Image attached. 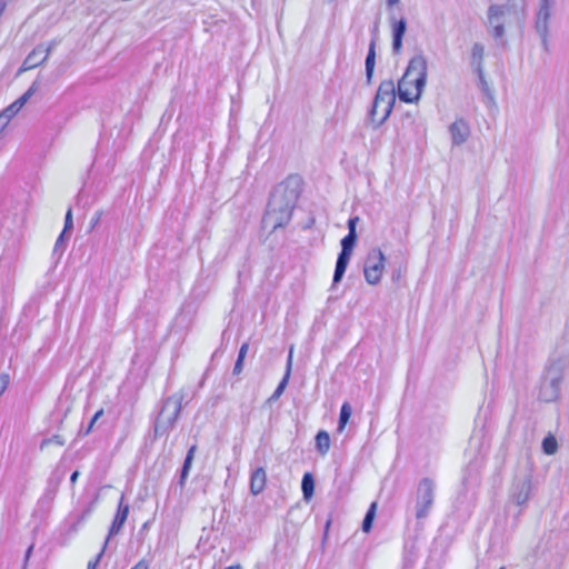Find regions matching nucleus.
Returning a JSON list of instances; mask_svg holds the SVG:
<instances>
[{
  "label": "nucleus",
  "instance_id": "obj_1",
  "mask_svg": "<svg viewBox=\"0 0 569 569\" xmlns=\"http://www.w3.org/2000/svg\"><path fill=\"white\" fill-rule=\"evenodd\" d=\"M428 63L422 52L413 56L398 81L397 92L400 101L417 102L427 83Z\"/></svg>",
  "mask_w": 569,
  "mask_h": 569
},
{
  "label": "nucleus",
  "instance_id": "obj_2",
  "mask_svg": "<svg viewBox=\"0 0 569 569\" xmlns=\"http://www.w3.org/2000/svg\"><path fill=\"white\" fill-rule=\"evenodd\" d=\"M568 371V355L550 358L540 379L538 399L543 402L557 401L560 398L561 386Z\"/></svg>",
  "mask_w": 569,
  "mask_h": 569
},
{
  "label": "nucleus",
  "instance_id": "obj_3",
  "mask_svg": "<svg viewBox=\"0 0 569 569\" xmlns=\"http://www.w3.org/2000/svg\"><path fill=\"white\" fill-rule=\"evenodd\" d=\"M184 393L182 390L162 399L158 415L153 421V439L168 437L174 429L182 410Z\"/></svg>",
  "mask_w": 569,
  "mask_h": 569
},
{
  "label": "nucleus",
  "instance_id": "obj_4",
  "mask_svg": "<svg viewBox=\"0 0 569 569\" xmlns=\"http://www.w3.org/2000/svg\"><path fill=\"white\" fill-rule=\"evenodd\" d=\"M569 551V536L553 529L546 533L537 546V556L549 567L558 568Z\"/></svg>",
  "mask_w": 569,
  "mask_h": 569
},
{
  "label": "nucleus",
  "instance_id": "obj_5",
  "mask_svg": "<svg viewBox=\"0 0 569 569\" xmlns=\"http://www.w3.org/2000/svg\"><path fill=\"white\" fill-rule=\"evenodd\" d=\"M397 94L395 82L391 79L380 82L369 110V118L376 128L380 127L391 114Z\"/></svg>",
  "mask_w": 569,
  "mask_h": 569
},
{
  "label": "nucleus",
  "instance_id": "obj_6",
  "mask_svg": "<svg viewBox=\"0 0 569 569\" xmlns=\"http://www.w3.org/2000/svg\"><path fill=\"white\" fill-rule=\"evenodd\" d=\"M301 182L302 180H281L270 193L269 206H281L293 210L302 190Z\"/></svg>",
  "mask_w": 569,
  "mask_h": 569
},
{
  "label": "nucleus",
  "instance_id": "obj_7",
  "mask_svg": "<svg viewBox=\"0 0 569 569\" xmlns=\"http://www.w3.org/2000/svg\"><path fill=\"white\" fill-rule=\"evenodd\" d=\"M515 14L513 10L505 4H490L487 10L486 27L488 33L496 40L502 41L506 36L507 18Z\"/></svg>",
  "mask_w": 569,
  "mask_h": 569
},
{
  "label": "nucleus",
  "instance_id": "obj_8",
  "mask_svg": "<svg viewBox=\"0 0 569 569\" xmlns=\"http://www.w3.org/2000/svg\"><path fill=\"white\" fill-rule=\"evenodd\" d=\"M358 234L353 233H347L341 240H340V247L341 250L338 253L337 261H336V268L333 272L332 278V287L337 286L341 282L346 270L348 268V264L350 262L353 249L357 244Z\"/></svg>",
  "mask_w": 569,
  "mask_h": 569
},
{
  "label": "nucleus",
  "instance_id": "obj_9",
  "mask_svg": "<svg viewBox=\"0 0 569 569\" xmlns=\"http://www.w3.org/2000/svg\"><path fill=\"white\" fill-rule=\"evenodd\" d=\"M436 483L431 478H422L417 487L416 518L418 520L428 517L435 500Z\"/></svg>",
  "mask_w": 569,
  "mask_h": 569
},
{
  "label": "nucleus",
  "instance_id": "obj_10",
  "mask_svg": "<svg viewBox=\"0 0 569 569\" xmlns=\"http://www.w3.org/2000/svg\"><path fill=\"white\" fill-rule=\"evenodd\" d=\"M386 257L381 249L372 248L365 261V279L369 284H378L380 282L383 269H385Z\"/></svg>",
  "mask_w": 569,
  "mask_h": 569
},
{
  "label": "nucleus",
  "instance_id": "obj_11",
  "mask_svg": "<svg viewBox=\"0 0 569 569\" xmlns=\"http://www.w3.org/2000/svg\"><path fill=\"white\" fill-rule=\"evenodd\" d=\"M532 493V481L530 475L515 478L510 489V502L518 507H523L529 501Z\"/></svg>",
  "mask_w": 569,
  "mask_h": 569
},
{
  "label": "nucleus",
  "instance_id": "obj_12",
  "mask_svg": "<svg viewBox=\"0 0 569 569\" xmlns=\"http://www.w3.org/2000/svg\"><path fill=\"white\" fill-rule=\"evenodd\" d=\"M292 209L283 208L281 206H269L267 204L266 213L262 217V224L264 227H271V231L278 228L286 227L292 218Z\"/></svg>",
  "mask_w": 569,
  "mask_h": 569
},
{
  "label": "nucleus",
  "instance_id": "obj_13",
  "mask_svg": "<svg viewBox=\"0 0 569 569\" xmlns=\"http://www.w3.org/2000/svg\"><path fill=\"white\" fill-rule=\"evenodd\" d=\"M553 10L538 7L535 13V30L546 50L548 49L549 24Z\"/></svg>",
  "mask_w": 569,
  "mask_h": 569
},
{
  "label": "nucleus",
  "instance_id": "obj_14",
  "mask_svg": "<svg viewBox=\"0 0 569 569\" xmlns=\"http://www.w3.org/2000/svg\"><path fill=\"white\" fill-rule=\"evenodd\" d=\"M129 510H130V507L128 503L124 502V496L122 495L119 500L118 508H117V511L112 519V522L109 527L108 536L104 540L106 545H109L110 539L113 536H117L122 530V528L127 521Z\"/></svg>",
  "mask_w": 569,
  "mask_h": 569
},
{
  "label": "nucleus",
  "instance_id": "obj_15",
  "mask_svg": "<svg viewBox=\"0 0 569 569\" xmlns=\"http://www.w3.org/2000/svg\"><path fill=\"white\" fill-rule=\"evenodd\" d=\"M61 477L51 476L47 481V488L38 500V508L41 512H49L57 496Z\"/></svg>",
  "mask_w": 569,
  "mask_h": 569
},
{
  "label": "nucleus",
  "instance_id": "obj_16",
  "mask_svg": "<svg viewBox=\"0 0 569 569\" xmlns=\"http://www.w3.org/2000/svg\"><path fill=\"white\" fill-rule=\"evenodd\" d=\"M100 184L101 180H91V182L84 181L76 197L77 206L87 207L92 204L97 199L94 192L100 189Z\"/></svg>",
  "mask_w": 569,
  "mask_h": 569
},
{
  "label": "nucleus",
  "instance_id": "obj_17",
  "mask_svg": "<svg viewBox=\"0 0 569 569\" xmlns=\"http://www.w3.org/2000/svg\"><path fill=\"white\" fill-rule=\"evenodd\" d=\"M266 483H267L266 469L263 467H257V468L252 469L251 473H250V481H249L250 493L253 496L260 495L264 490Z\"/></svg>",
  "mask_w": 569,
  "mask_h": 569
},
{
  "label": "nucleus",
  "instance_id": "obj_18",
  "mask_svg": "<svg viewBox=\"0 0 569 569\" xmlns=\"http://www.w3.org/2000/svg\"><path fill=\"white\" fill-rule=\"evenodd\" d=\"M291 367H292V349H290V351H289V356H288L287 365H286V372H284L282 379L279 381L273 393L268 398V400H267L268 403H272V402L277 401L281 397V395L284 392V390L288 386L289 379H290Z\"/></svg>",
  "mask_w": 569,
  "mask_h": 569
},
{
  "label": "nucleus",
  "instance_id": "obj_19",
  "mask_svg": "<svg viewBox=\"0 0 569 569\" xmlns=\"http://www.w3.org/2000/svg\"><path fill=\"white\" fill-rule=\"evenodd\" d=\"M452 138V143L456 146L462 144L469 137V127L462 119L456 120L449 128Z\"/></svg>",
  "mask_w": 569,
  "mask_h": 569
},
{
  "label": "nucleus",
  "instance_id": "obj_20",
  "mask_svg": "<svg viewBox=\"0 0 569 569\" xmlns=\"http://www.w3.org/2000/svg\"><path fill=\"white\" fill-rule=\"evenodd\" d=\"M407 30V21L405 18L392 24V52L399 54L402 49V40Z\"/></svg>",
  "mask_w": 569,
  "mask_h": 569
},
{
  "label": "nucleus",
  "instance_id": "obj_21",
  "mask_svg": "<svg viewBox=\"0 0 569 569\" xmlns=\"http://www.w3.org/2000/svg\"><path fill=\"white\" fill-rule=\"evenodd\" d=\"M376 66V36L371 38L369 43L368 53L365 61L366 67V80L367 83L370 84L372 82V77L375 72Z\"/></svg>",
  "mask_w": 569,
  "mask_h": 569
},
{
  "label": "nucleus",
  "instance_id": "obj_22",
  "mask_svg": "<svg viewBox=\"0 0 569 569\" xmlns=\"http://www.w3.org/2000/svg\"><path fill=\"white\" fill-rule=\"evenodd\" d=\"M483 57H485L483 44L480 42H475L471 48L470 64L473 68L476 73H481V70H483Z\"/></svg>",
  "mask_w": 569,
  "mask_h": 569
},
{
  "label": "nucleus",
  "instance_id": "obj_23",
  "mask_svg": "<svg viewBox=\"0 0 569 569\" xmlns=\"http://www.w3.org/2000/svg\"><path fill=\"white\" fill-rule=\"evenodd\" d=\"M418 559L416 542H406L403 547L402 569H412Z\"/></svg>",
  "mask_w": 569,
  "mask_h": 569
},
{
  "label": "nucleus",
  "instance_id": "obj_24",
  "mask_svg": "<svg viewBox=\"0 0 569 569\" xmlns=\"http://www.w3.org/2000/svg\"><path fill=\"white\" fill-rule=\"evenodd\" d=\"M316 480L311 472H305L301 479V491L305 501H310L315 495Z\"/></svg>",
  "mask_w": 569,
  "mask_h": 569
},
{
  "label": "nucleus",
  "instance_id": "obj_25",
  "mask_svg": "<svg viewBox=\"0 0 569 569\" xmlns=\"http://www.w3.org/2000/svg\"><path fill=\"white\" fill-rule=\"evenodd\" d=\"M24 60L26 64L31 66L33 69L43 64L47 59L46 56H43L42 43L34 47Z\"/></svg>",
  "mask_w": 569,
  "mask_h": 569
},
{
  "label": "nucleus",
  "instance_id": "obj_26",
  "mask_svg": "<svg viewBox=\"0 0 569 569\" xmlns=\"http://www.w3.org/2000/svg\"><path fill=\"white\" fill-rule=\"evenodd\" d=\"M71 233L61 231L58 236V239L56 240L53 250H52V258L56 260V263L61 259L67 243L70 239Z\"/></svg>",
  "mask_w": 569,
  "mask_h": 569
},
{
  "label": "nucleus",
  "instance_id": "obj_27",
  "mask_svg": "<svg viewBox=\"0 0 569 569\" xmlns=\"http://www.w3.org/2000/svg\"><path fill=\"white\" fill-rule=\"evenodd\" d=\"M316 449L321 455L325 456L330 449V435L326 430H319L316 435Z\"/></svg>",
  "mask_w": 569,
  "mask_h": 569
},
{
  "label": "nucleus",
  "instance_id": "obj_28",
  "mask_svg": "<svg viewBox=\"0 0 569 569\" xmlns=\"http://www.w3.org/2000/svg\"><path fill=\"white\" fill-rule=\"evenodd\" d=\"M351 413H352L351 405L348 401H345L341 405L340 413H339V419H338L337 430L339 432H342L343 429L346 428V426L349 422V419L351 417Z\"/></svg>",
  "mask_w": 569,
  "mask_h": 569
},
{
  "label": "nucleus",
  "instance_id": "obj_29",
  "mask_svg": "<svg viewBox=\"0 0 569 569\" xmlns=\"http://www.w3.org/2000/svg\"><path fill=\"white\" fill-rule=\"evenodd\" d=\"M376 510H377V502H372L369 506V508L365 515V518L361 522V530L366 533L370 532L372 529V525H373V521L376 518Z\"/></svg>",
  "mask_w": 569,
  "mask_h": 569
},
{
  "label": "nucleus",
  "instance_id": "obj_30",
  "mask_svg": "<svg viewBox=\"0 0 569 569\" xmlns=\"http://www.w3.org/2000/svg\"><path fill=\"white\" fill-rule=\"evenodd\" d=\"M541 449L546 455H553L558 450V442L553 435L549 433L542 439Z\"/></svg>",
  "mask_w": 569,
  "mask_h": 569
},
{
  "label": "nucleus",
  "instance_id": "obj_31",
  "mask_svg": "<svg viewBox=\"0 0 569 569\" xmlns=\"http://www.w3.org/2000/svg\"><path fill=\"white\" fill-rule=\"evenodd\" d=\"M18 112L19 111L17 110L16 106L10 104L0 113V133L8 124L9 120L13 118Z\"/></svg>",
  "mask_w": 569,
  "mask_h": 569
},
{
  "label": "nucleus",
  "instance_id": "obj_32",
  "mask_svg": "<svg viewBox=\"0 0 569 569\" xmlns=\"http://www.w3.org/2000/svg\"><path fill=\"white\" fill-rule=\"evenodd\" d=\"M196 450H197V446L196 445L191 446L188 449L187 455H186L184 460H183V463H182V467L180 468L181 471L187 472V473L190 472V469L192 467V462H193V459H194Z\"/></svg>",
  "mask_w": 569,
  "mask_h": 569
},
{
  "label": "nucleus",
  "instance_id": "obj_33",
  "mask_svg": "<svg viewBox=\"0 0 569 569\" xmlns=\"http://www.w3.org/2000/svg\"><path fill=\"white\" fill-rule=\"evenodd\" d=\"M196 450H197V446L196 445L191 446L188 449L187 455H186L184 460H183V463H182V467L180 468L181 471L187 472V473L190 472V469L192 467V462H193V459H194Z\"/></svg>",
  "mask_w": 569,
  "mask_h": 569
},
{
  "label": "nucleus",
  "instance_id": "obj_34",
  "mask_svg": "<svg viewBox=\"0 0 569 569\" xmlns=\"http://www.w3.org/2000/svg\"><path fill=\"white\" fill-rule=\"evenodd\" d=\"M102 416H103V409H99V410H98V411L92 416V418L90 419V421H89L88 426H87L86 428H83V427H82V428L79 430V433H78V435H79V436H81V437L88 436V435L92 431V429H93V427H94L96 422H97V421H98Z\"/></svg>",
  "mask_w": 569,
  "mask_h": 569
},
{
  "label": "nucleus",
  "instance_id": "obj_35",
  "mask_svg": "<svg viewBox=\"0 0 569 569\" xmlns=\"http://www.w3.org/2000/svg\"><path fill=\"white\" fill-rule=\"evenodd\" d=\"M91 509L86 508L78 517L77 520L70 526L69 531L76 533L78 528L86 521V519L90 516Z\"/></svg>",
  "mask_w": 569,
  "mask_h": 569
},
{
  "label": "nucleus",
  "instance_id": "obj_36",
  "mask_svg": "<svg viewBox=\"0 0 569 569\" xmlns=\"http://www.w3.org/2000/svg\"><path fill=\"white\" fill-rule=\"evenodd\" d=\"M505 6L512 9L513 13L517 14L518 11L525 10L526 0H507V3Z\"/></svg>",
  "mask_w": 569,
  "mask_h": 569
},
{
  "label": "nucleus",
  "instance_id": "obj_37",
  "mask_svg": "<svg viewBox=\"0 0 569 569\" xmlns=\"http://www.w3.org/2000/svg\"><path fill=\"white\" fill-rule=\"evenodd\" d=\"M50 443H56L58 446H63L64 445V438L60 435H53L52 437L50 438H46L41 441V445H40V448H44L46 446L50 445Z\"/></svg>",
  "mask_w": 569,
  "mask_h": 569
},
{
  "label": "nucleus",
  "instance_id": "obj_38",
  "mask_svg": "<svg viewBox=\"0 0 569 569\" xmlns=\"http://www.w3.org/2000/svg\"><path fill=\"white\" fill-rule=\"evenodd\" d=\"M73 230V219H72V209L71 207L68 208L66 216H64V226L62 231L71 233Z\"/></svg>",
  "mask_w": 569,
  "mask_h": 569
},
{
  "label": "nucleus",
  "instance_id": "obj_39",
  "mask_svg": "<svg viewBox=\"0 0 569 569\" xmlns=\"http://www.w3.org/2000/svg\"><path fill=\"white\" fill-rule=\"evenodd\" d=\"M107 547H108V545H106V541H104L100 552L96 556V558L93 560H90L88 562L87 569H96L97 568V566L100 562L103 553L106 552Z\"/></svg>",
  "mask_w": 569,
  "mask_h": 569
},
{
  "label": "nucleus",
  "instance_id": "obj_40",
  "mask_svg": "<svg viewBox=\"0 0 569 569\" xmlns=\"http://www.w3.org/2000/svg\"><path fill=\"white\" fill-rule=\"evenodd\" d=\"M478 76V79H479V87L480 89L488 96H490V88H489V84L485 78V72L483 70H481V73H477Z\"/></svg>",
  "mask_w": 569,
  "mask_h": 569
},
{
  "label": "nucleus",
  "instance_id": "obj_41",
  "mask_svg": "<svg viewBox=\"0 0 569 569\" xmlns=\"http://www.w3.org/2000/svg\"><path fill=\"white\" fill-rule=\"evenodd\" d=\"M59 44V40H52L49 42L48 46H44L42 43V50H43V56H46V59L48 60V58L50 57L51 52L53 51V49Z\"/></svg>",
  "mask_w": 569,
  "mask_h": 569
},
{
  "label": "nucleus",
  "instance_id": "obj_42",
  "mask_svg": "<svg viewBox=\"0 0 569 569\" xmlns=\"http://www.w3.org/2000/svg\"><path fill=\"white\" fill-rule=\"evenodd\" d=\"M10 383V376L8 373L0 375V396L4 393Z\"/></svg>",
  "mask_w": 569,
  "mask_h": 569
},
{
  "label": "nucleus",
  "instance_id": "obj_43",
  "mask_svg": "<svg viewBox=\"0 0 569 569\" xmlns=\"http://www.w3.org/2000/svg\"><path fill=\"white\" fill-rule=\"evenodd\" d=\"M359 221V217L358 216H355V217H350L348 219V222H347V227H348V233H351V231H353V233H357V223Z\"/></svg>",
  "mask_w": 569,
  "mask_h": 569
},
{
  "label": "nucleus",
  "instance_id": "obj_44",
  "mask_svg": "<svg viewBox=\"0 0 569 569\" xmlns=\"http://www.w3.org/2000/svg\"><path fill=\"white\" fill-rule=\"evenodd\" d=\"M557 0H538L539 8L555 9Z\"/></svg>",
  "mask_w": 569,
  "mask_h": 569
},
{
  "label": "nucleus",
  "instance_id": "obj_45",
  "mask_svg": "<svg viewBox=\"0 0 569 569\" xmlns=\"http://www.w3.org/2000/svg\"><path fill=\"white\" fill-rule=\"evenodd\" d=\"M243 362H244V359L243 358H238L236 359V362H234V366H233V370H232V373L233 375H240L242 369H243Z\"/></svg>",
  "mask_w": 569,
  "mask_h": 569
},
{
  "label": "nucleus",
  "instance_id": "obj_46",
  "mask_svg": "<svg viewBox=\"0 0 569 569\" xmlns=\"http://www.w3.org/2000/svg\"><path fill=\"white\" fill-rule=\"evenodd\" d=\"M188 476H189V473H187V472H183V471L179 470V477H178V480H177V485H178L181 489H183V487H184V485H186V481H187V479H188Z\"/></svg>",
  "mask_w": 569,
  "mask_h": 569
},
{
  "label": "nucleus",
  "instance_id": "obj_47",
  "mask_svg": "<svg viewBox=\"0 0 569 569\" xmlns=\"http://www.w3.org/2000/svg\"><path fill=\"white\" fill-rule=\"evenodd\" d=\"M39 89V81L34 80L29 89L26 91L27 97L31 98Z\"/></svg>",
  "mask_w": 569,
  "mask_h": 569
},
{
  "label": "nucleus",
  "instance_id": "obj_48",
  "mask_svg": "<svg viewBox=\"0 0 569 569\" xmlns=\"http://www.w3.org/2000/svg\"><path fill=\"white\" fill-rule=\"evenodd\" d=\"M39 89V81L34 80L29 89L26 91L27 97L31 98Z\"/></svg>",
  "mask_w": 569,
  "mask_h": 569
},
{
  "label": "nucleus",
  "instance_id": "obj_49",
  "mask_svg": "<svg viewBox=\"0 0 569 569\" xmlns=\"http://www.w3.org/2000/svg\"><path fill=\"white\" fill-rule=\"evenodd\" d=\"M248 350H249V342H243L240 348H239V351H238V358H243L246 359V356L248 353Z\"/></svg>",
  "mask_w": 569,
  "mask_h": 569
},
{
  "label": "nucleus",
  "instance_id": "obj_50",
  "mask_svg": "<svg viewBox=\"0 0 569 569\" xmlns=\"http://www.w3.org/2000/svg\"><path fill=\"white\" fill-rule=\"evenodd\" d=\"M32 551H33V545H30L26 552H24V559H23V566H22V569H27V566H28V561H29V558L31 557L32 555Z\"/></svg>",
  "mask_w": 569,
  "mask_h": 569
},
{
  "label": "nucleus",
  "instance_id": "obj_51",
  "mask_svg": "<svg viewBox=\"0 0 569 569\" xmlns=\"http://www.w3.org/2000/svg\"><path fill=\"white\" fill-rule=\"evenodd\" d=\"M101 216H102V211H97L93 214V217L91 218V221H90L91 229H93L100 222Z\"/></svg>",
  "mask_w": 569,
  "mask_h": 569
},
{
  "label": "nucleus",
  "instance_id": "obj_52",
  "mask_svg": "<svg viewBox=\"0 0 569 569\" xmlns=\"http://www.w3.org/2000/svg\"><path fill=\"white\" fill-rule=\"evenodd\" d=\"M131 569H149V563L146 559H141Z\"/></svg>",
  "mask_w": 569,
  "mask_h": 569
},
{
  "label": "nucleus",
  "instance_id": "obj_53",
  "mask_svg": "<svg viewBox=\"0 0 569 569\" xmlns=\"http://www.w3.org/2000/svg\"><path fill=\"white\" fill-rule=\"evenodd\" d=\"M151 523H152V521H151V520H148V521H146V522L141 526V528H140V530H139V535H140L141 537H143V536L149 531Z\"/></svg>",
  "mask_w": 569,
  "mask_h": 569
},
{
  "label": "nucleus",
  "instance_id": "obj_54",
  "mask_svg": "<svg viewBox=\"0 0 569 569\" xmlns=\"http://www.w3.org/2000/svg\"><path fill=\"white\" fill-rule=\"evenodd\" d=\"M400 278H401V268L400 267L393 268L392 273H391V280L393 282H397Z\"/></svg>",
  "mask_w": 569,
  "mask_h": 569
},
{
  "label": "nucleus",
  "instance_id": "obj_55",
  "mask_svg": "<svg viewBox=\"0 0 569 569\" xmlns=\"http://www.w3.org/2000/svg\"><path fill=\"white\" fill-rule=\"evenodd\" d=\"M471 478H472V477H471V467L469 466V467L467 468V470H466L465 475H463L462 483H463L465 486H467V483H468L469 481H471Z\"/></svg>",
  "mask_w": 569,
  "mask_h": 569
},
{
  "label": "nucleus",
  "instance_id": "obj_56",
  "mask_svg": "<svg viewBox=\"0 0 569 569\" xmlns=\"http://www.w3.org/2000/svg\"><path fill=\"white\" fill-rule=\"evenodd\" d=\"M332 523V518L331 516L326 520V523H325V528H323V540L327 539V536H328V532H329V528Z\"/></svg>",
  "mask_w": 569,
  "mask_h": 569
},
{
  "label": "nucleus",
  "instance_id": "obj_57",
  "mask_svg": "<svg viewBox=\"0 0 569 569\" xmlns=\"http://www.w3.org/2000/svg\"><path fill=\"white\" fill-rule=\"evenodd\" d=\"M31 69H33V68L31 66H27L26 64V60H23L21 67L18 70V74H20V73H22L24 71L31 70Z\"/></svg>",
  "mask_w": 569,
  "mask_h": 569
},
{
  "label": "nucleus",
  "instance_id": "obj_58",
  "mask_svg": "<svg viewBox=\"0 0 569 569\" xmlns=\"http://www.w3.org/2000/svg\"><path fill=\"white\" fill-rule=\"evenodd\" d=\"M80 476V472L78 470H74L71 476H70V482L71 483H76V481L78 480V477Z\"/></svg>",
  "mask_w": 569,
  "mask_h": 569
},
{
  "label": "nucleus",
  "instance_id": "obj_59",
  "mask_svg": "<svg viewBox=\"0 0 569 569\" xmlns=\"http://www.w3.org/2000/svg\"><path fill=\"white\" fill-rule=\"evenodd\" d=\"M12 106H16L17 110L20 111V109L24 106L19 99H17L14 102L11 103Z\"/></svg>",
  "mask_w": 569,
  "mask_h": 569
},
{
  "label": "nucleus",
  "instance_id": "obj_60",
  "mask_svg": "<svg viewBox=\"0 0 569 569\" xmlns=\"http://www.w3.org/2000/svg\"><path fill=\"white\" fill-rule=\"evenodd\" d=\"M372 38L376 36V41L378 40V24L376 23L372 29Z\"/></svg>",
  "mask_w": 569,
  "mask_h": 569
},
{
  "label": "nucleus",
  "instance_id": "obj_61",
  "mask_svg": "<svg viewBox=\"0 0 569 569\" xmlns=\"http://www.w3.org/2000/svg\"><path fill=\"white\" fill-rule=\"evenodd\" d=\"M22 103L26 104V102L30 99L29 97H27L26 92L20 97L18 98Z\"/></svg>",
  "mask_w": 569,
  "mask_h": 569
},
{
  "label": "nucleus",
  "instance_id": "obj_62",
  "mask_svg": "<svg viewBox=\"0 0 569 569\" xmlns=\"http://www.w3.org/2000/svg\"><path fill=\"white\" fill-rule=\"evenodd\" d=\"M399 1L400 0H387V6L391 8V7L396 6Z\"/></svg>",
  "mask_w": 569,
  "mask_h": 569
},
{
  "label": "nucleus",
  "instance_id": "obj_63",
  "mask_svg": "<svg viewBox=\"0 0 569 569\" xmlns=\"http://www.w3.org/2000/svg\"><path fill=\"white\" fill-rule=\"evenodd\" d=\"M4 8H6V3L4 2H1L0 3V17L2 16L3 11H4Z\"/></svg>",
  "mask_w": 569,
  "mask_h": 569
},
{
  "label": "nucleus",
  "instance_id": "obj_64",
  "mask_svg": "<svg viewBox=\"0 0 569 569\" xmlns=\"http://www.w3.org/2000/svg\"><path fill=\"white\" fill-rule=\"evenodd\" d=\"M224 569H242L240 565L229 566Z\"/></svg>",
  "mask_w": 569,
  "mask_h": 569
}]
</instances>
